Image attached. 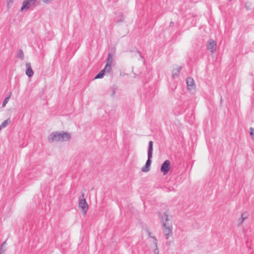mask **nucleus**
<instances>
[{
  "label": "nucleus",
  "mask_w": 254,
  "mask_h": 254,
  "mask_svg": "<svg viewBox=\"0 0 254 254\" xmlns=\"http://www.w3.org/2000/svg\"><path fill=\"white\" fill-rule=\"evenodd\" d=\"M110 70L106 68V67H104V69L101 70L95 77V79H101L102 78L106 73H109Z\"/></svg>",
  "instance_id": "nucleus-10"
},
{
  "label": "nucleus",
  "mask_w": 254,
  "mask_h": 254,
  "mask_svg": "<svg viewBox=\"0 0 254 254\" xmlns=\"http://www.w3.org/2000/svg\"><path fill=\"white\" fill-rule=\"evenodd\" d=\"M43 2L45 3H48L51 2L52 0H42Z\"/></svg>",
  "instance_id": "nucleus-22"
},
{
  "label": "nucleus",
  "mask_w": 254,
  "mask_h": 254,
  "mask_svg": "<svg viewBox=\"0 0 254 254\" xmlns=\"http://www.w3.org/2000/svg\"><path fill=\"white\" fill-rule=\"evenodd\" d=\"M116 93V88L114 87H112L111 89V95L112 96H114Z\"/></svg>",
  "instance_id": "nucleus-19"
},
{
  "label": "nucleus",
  "mask_w": 254,
  "mask_h": 254,
  "mask_svg": "<svg viewBox=\"0 0 254 254\" xmlns=\"http://www.w3.org/2000/svg\"><path fill=\"white\" fill-rule=\"evenodd\" d=\"M181 70L182 66H179L177 69H174L172 71V77L173 78H177L179 76Z\"/></svg>",
  "instance_id": "nucleus-12"
},
{
  "label": "nucleus",
  "mask_w": 254,
  "mask_h": 254,
  "mask_svg": "<svg viewBox=\"0 0 254 254\" xmlns=\"http://www.w3.org/2000/svg\"><path fill=\"white\" fill-rule=\"evenodd\" d=\"M11 95V93L10 92L8 96H7L6 97H5V98L4 99L3 102H2V106L4 107L6 105V104L7 103V102H8L10 98V96Z\"/></svg>",
  "instance_id": "nucleus-16"
},
{
  "label": "nucleus",
  "mask_w": 254,
  "mask_h": 254,
  "mask_svg": "<svg viewBox=\"0 0 254 254\" xmlns=\"http://www.w3.org/2000/svg\"><path fill=\"white\" fill-rule=\"evenodd\" d=\"M25 65H26V72H25L26 75L28 77H31L34 74V72L31 67V64L29 63H27Z\"/></svg>",
  "instance_id": "nucleus-9"
},
{
  "label": "nucleus",
  "mask_w": 254,
  "mask_h": 254,
  "mask_svg": "<svg viewBox=\"0 0 254 254\" xmlns=\"http://www.w3.org/2000/svg\"><path fill=\"white\" fill-rule=\"evenodd\" d=\"M170 169V161L169 160H166L161 166L160 171L164 175H166L168 173Z\"/></svg>",
  "instance_id": "nucleus-8"
},
{
  "label": "nucleus",
  "mask_w": 254,
  "mask_h": 254,
  "mask_svg": "<svg viewBox=\"0 0 254 254\" xmlns=\"http://www.w3.org/2000/svg\"><path fill=\"white\" fill-rule=\"evenodd\" d=\"M70 138V134L64 132L61 133L53 132L50 134L49 137V139L51 141H65L69 140Z\"/></svg>",
  "instance_id": "nucleus-2"
},
{
  "label": "nucleus",
  "mask_w": 254,
  "mask_h": 254,
  "mask_svg": "<svg viewBox=\"0 0 254 254\" xmlns=\"http://www.w3.org/2000/svg\"><path fill=\"white\" fill-rule=\"evenodd\" d=\"M250 135L251 136L252 138L254 139V128L253 127H250Z\"/></svg>",
  "instance_id": "nucleus-18"
},
{
  "label": "nucleus",
  "mask_w": 254,
  "mask_h": 254,
  "mask_svg": "<svg viewBox=\"0 0 254 254\" xmlns=\"http://www.w3.org/2000/svg\"><path fill=\"white\" fill-rule=\"evenodd\" d=\"M5 251V250L3 249L2 247H0V254H4Z\"/></svg>",
  "instance_id": "nucleus-21"
},
{
  "label": "nucleus",
  "mask_w": 254,
  "mask_h": 254,
  "mask_svg": "<svg viewBox=\"0 0 254 254\" xmlns=\"http://www.w3.org/2000/svg\"><path fill=\"white\" fill-rule=\"evenodd\" d=\"M159 215L162 223L163 233L166 239H168L172 233V225L168 222V215L166 212H165L161 217L160 213Z\"/></svg>",
  "instance_id": "nucleus-1"
},
{
  "label": "nucleus",
  "mask_w": 254,
  "mask_h": 254,
  "mask_svg": "<svg viewBox=\"0 0 254 254\" xmlns=\"http://www.w3.org/2000/svg\"><path fill=\"white\" fill-rule=\"evenodd\" d=\"M37 0H24L22 2V5L20 11H27L32 7H34L36 5Z\"/></svg>",
  "instance_id": "nucleus-3"
},
{
  "label": "nucleus",
  "mask_w": 254,
  "mask_h": 254,
  "mask_svg": "<svg viewBox=\"0 0 254 254\" xmlns=\"http://www.w3.org/2000/svg\"><path fill=\"white\" fill-rule=\"evenodd\" d=\"M146 231L148 234L149 237L151 238H152L154 240V238H156L154 236H151V233L148 230H147Z\"/></svg>",
  "instance_id": "nucleus-20"
},
{
  "label": "nucleus",
  "mask_w": 254,
  "mask_h": 254,
  "mask_svg": "<svg viewBox=\"0 0 254 254\" xmlns=\"http://www.w3.org/2000/svg\"><path fill=\"white\" fill-rule=\"evenodd\" d=\"M153 142L152 141H149L148 143V147L147 150V160L145 163V165L150 167L151 164V159L152 158L153 154Z\"/></svg>",
  "instance_id": "nucleus-4"
},
{
  "label": "nucleus",
  "mask_w": 254,
  "mask_h": 254,
  "mask_svg": "<svg viewBox=\"0 0 254 254\" xmlns=\"http://www.w3.org/2000/svg\"><path fill=\"white\" fill-rule=\"evenodd\" d=\"M10 123V119L8 118L5 120H4L0 125V127H1V129L2 128L5 127L7 126L8 124H9Z\"/></svg>",
  "instance_id": "nucleus-15"
},
{
  "label": "nucleus",
  "mask_w": 254,
  "mask_h": 254,
  "mask_svg": "<svg viewBox=\"0 0 254 254\" xmlns=\"http://www.w3.org/2000/svg\"><path fill=\"white\" fill-rule=\"evenodd\" d=\"M16 57L18 59H20L21 60H23L24 58V53L22 50L19 49L17 51V53L16 55Z\"/></svg>",
  "instance_id": "nucleus-14"
},
{
  "label": "nucleus",
  "mask_w": 254,
  "mask_h": 254,
  "mask_svg": "<svg viewBox=\"0 0 254 254\" xmlns=\"http://www.w3.org/2000/svg\"><path fill=\"white\" fill-rule=\"evenodd\" d=\"M207 50L210 51L212 54H214L216 52L217 43L215 41L212 39H210L207 42L206 45Z\"/></svg>",
  "instance_id": "nucleus-7"
},
{
  "label": "nucleus",
  "mask_w": 254,
  "mask_h": 254,
  "mask_svg": "<svg viewBox=\"0 0 254 254\" xmlns=\"http://www.w3.org/2000/svg\"><path fill=\"white\" fill-rule=\"evenodd\" d=\"M150 170V168L147 166L144 165L141 168V171L143 172H147Z\"/></svg>",
  "instance_id": "nucleus-17"
},
{
  "label": "nucleus",
  "mask_w": 254,
  "mask_h": 254,
  "mask_svg": "<svg viewBox=\"0 0 254 254\" xmlns=\"http://www.w3.org/2000/svg\"><path fill=\"white\" fill-rule=\"evenodd\" d=\"M113 59L112 54L109 53L108 55V58L107 59L106 64V65L105 67H106V68H108V69L111 70V65L113 63Z\"/></svg>",
  "instance_id": "nucleus-11"
},
{
  "label": "nucleus",
  "mask_w": 254,
  "mask_h": 254,
  "mask_svg": "<svg viewBox=\"0 0 254 254\" xmlns=\"http://www.w3.org/2000/svg\"><path fill=\"white\" fill-rule=\"evenodd\" d=\"M241 218H242V219H241V223H243V221H244V218H243V215H242V217H241Z\"/></svg>",
  "instance_id": "nucleus-23"
},
{
  "label": "nucleus",
  "mask_w": 254,
  "mask_h": 254,
  "mask_svg": "<svg viewBox=\"0 0 254 254\" xmlns=\"http://www.w3.org/2000/svg\"><path fill=\"white\" fill-rule=\"evenodd\" d=\"M139 55H140L141 58H142V56L140 55V53H139Z\"/></svg>",
  "instance_id": "nucleus-26"
},
{
  "label": "nucleus",
  "mask_w": 254,
  "mask_h": 254,
  "mask_svg": "<svg viewBox=\"0 0 254 254\" xmlns=\"http://www.w3.org/2000/svg\"><path fill=\"white\" fill-rule=\"evenodd\" d=\"M6 244V241L4 242L3 243H2V244H1V246L0 247H3V246Z\"/></svg>",
  "instance_id": "nucleus-25"
},
{
  "label": "nucleus",
  "mask_w": 254,
  "mask_h": 254,
  "mask_svg": "<svg viewBox=\"0 0 254 254\" xmlns=\"http://www.w3.org/2000/svg\"><path fill=\"white\" fill-rule=\"evenodd\" d=\"M1 130V127H0V130Z\"/></svg>",
  "instance_id": "nucleus-27"
},
{
  "label": "nucleus",
  "mask_w": 254,
  "mask_h": 254,
  "mask_svg": "<svg viewBox=\"0 0 254 254\" xmlns=\"http://www.w3.org/2000/svg\"><path fill=\"white\" fill-rule=\"evenodd\" d=\"M187 89L190 93H193L195 91V84L192 77H188L186 79Z\"/></svg>",
  "instance_id": "nucleus-6"
},
{
  "label": "nucleus",
  "mask_w": 254,
  "mask_h": 254,
  "mask_svg": "<svg viewBox=\"0 0 254 254\" xmlns=\"http://www.w3.org/2000/svg\"><path fill=\"white\" fill-rule=\"evenodd\" d=\"M84 193H81V197L79 198V207L82 209V212L86 214L88 210V205L84 198Z\"/></svg>",
  "instance_id": "nucleus-5"
},
{
  "label": "nucleus",
  "mask_w": 254,
  "mask_h": 254,
  "mask_svg": "<svg viewBox=\"0 0 254 254\" xmlns=\"http://www.w3.org/2000/svg\"><path fill=\"white\" fill-rule=\"evenodd\" d=\"M157 240L156 239V238H154V241H153V253L154 254H159V251L157 246Z\"/></svg>",
  "instance_id": "nucleus-13"
},
{
  "label": "nucleus",
  "mask_w": 254,
  "mask_h": 254,
  "mask_svg": "<svg viewBox=\"0 0 254 254\" xmlns=\"http://www.w3.org/2000/svg\"><path fill=\"white\" fill-rule=\"evenodd\" d=\"M241 218H242V219H241V223H243V221H244V218H243V215H242V217H241Z\"/></svg>",
  "instance_id": "nucleus-24"
}]
</instances>
